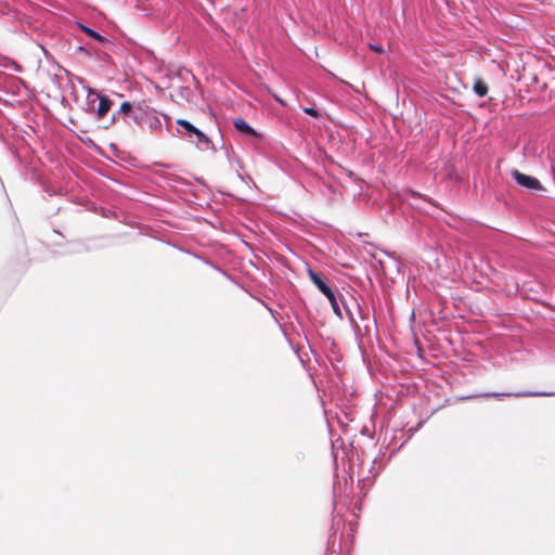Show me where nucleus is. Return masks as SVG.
Returning <instances> with one entry per match:
<instances>
[{
  "label": "nucleus",
  "instance_id": "nucleus-4",
  "mask_svg": "<svg viewBox=\"0 0 555 555\" xmlns=\"http://www.w3.org/2000/svg\"><path fill=\"white\" fill-rule=\"evenodd\" d=\"M176 124L178 126L177 135L179 138L194 144L199 151H211L216 153L217 149L211 139L191 121L179 118Z\"/></svg>",
  "mask_w": 555,
  "mask_h": 555
},
{
  "label": "nucleus",
  "instance_id": "nucleus-19",
  "mask_svg": "<svg viewBox=\"0 0 555 555\" xmlns=\"http://www.w3.org/2000/svg\"><path fill=\"white\" fill-rule=\"evenodd\" d=\"M370 50L376 52V53H383L384 49L380 44L377 43H370L369 44Z\"/></svg>",
  "mask_w": 555,
  "mask_h": 555
},
{
  "label": "nucleus",
  "instance_id": "nucleus-24",
  "mask_svg": "<svg viewBox=\"0 0 555 555\" xmlns=\"http://www.w3.org/2000/svg\"><path fill=\"white\" fill-rule=\"evenodd\" d=\"M205 262H206L207 264H210L212 268H215V269L219 270V268H218V267H216V266H214L209 260H206ZM220 271L224 273V271H223V270H221V269H220Z\"/></svg>",
  "mask_w": 555,
  "mask_h": 555
},
{
  "label": "nucleus",
  "instance_id": "nucleus-8",
  "mask_svg": "<svg viewBox=\"0 0 555 555\" xmlns=\"http://www.w3.org/2000/svg\"><path fill=\"white\" fill-rule=\"evenodd\" d=\"M511 175L517 184H519L520 186H522L527 190L537 191V192L544 190V186L542 185V183L533 176L522 173L517 169H514Z\"/></svg>",
  "mask_w": 555,
  "mask_h": 555
},
{
  "label": "nucleus",
  "instance_id": "nucleus-22",
  "mask_svg": "<svg viewBox=\"0 0 555 555\" xmlns=\"http://www.w3.org/2000/svg\"><path fill=\"white\" fill-rule=\"evenodd\" d=\"M344 170L346 171V173L349 178H353V176H354L353 171H351L350 169H346V168H344Z\"/></svg>",
  "mask_w": 555,
  "mask_h": 555
},
{
  "label": "nucleus",
  "instance_id": "nucleus-7",
  "mask_svg": "<svg viewBox=\"0 0 555 555\" xmlns=\"http://www.w3.org/2000/svg\"><path fill=\"white\" fill-rule=\"evenodd\" d=\"M504 397H515V398H526V397H555V391H531V390H522L515 392H499V391H489V392H479L472 393L462 397V400H473L479 398H496L502 399Z\"/></svg>",
  "mask_w": 555,
  "mask_h": 555
},
{
  "label": "nucleus",
  "instance_id": "nucleus-2",
  "mask_svg": "<svg viewBox=\"0 0 555 555\" xmlns=\"http://www.w3.org/2000/svg\"><path fill=\"white\" fill-rule=\"evenodd\" d=\"M119 114L126 125L147 129L151 133L162 130L160 116L169 119L168 115L159 113L146 100L124 101L119 106Z\"/></svg>",
  "mask_w": 555,
  "mask_h": 555
},
{
  "label": "nucleus",
  "instance_id": "nucleus-3",
  "mask_svg": "<svg viewBox=\"0 0 555 555\" xmlns=\"http://www.w3.org/2000/svg\"><path fill=\"white\" fill-rule=\"evenodd\" d=\"M195 85L196 78L192 70L181 66L171 77V96L176 98L178 103H193L195 99Z\"/></svg>",
  "mask_w": 555,
  "mask_h": 555
},
{
  "label": "nucleus",
  "instance_id": "nucleus-23",
  "mask_svg": "<svg viewBox=\"0 0 555 555\" xmlns=\"http://www.w3.org/2000/svg\"><path fill=\"white\" fill-rule=\"evenodd\" d=\"M222 149H224V150H225V154H227V156L229 157V156H230V150H231V149H230V147H227L224 144L222 145Z\"/></svg>",
  "mask_w": 555,
  "mask_h": 555
},
{
  "label": "nucleus",
  "instance_id": "nucleus-25",
  "mask_svg": "<svg viewBox=\"0 0 555 555\" xmlns=\"http://www.w3.org/2000/svg\"><path fill=\"white\" fill-rule=\"evenodd\" d=\"M378 264L382 269H384V266H383V261L382 260H378Z\"/></svg>",
  "mask_w": 555,
  "mask_h": 555
},
{
  "label": "nucleus",
  "instance_id": "nucleus-14",
  "mask_svg": "<svg viewBox=\"0 0 555 555\" xmlns=\"http://www.w3.org/2000/svg\"><path fill=\"white\" fill-rule=\"evenodd\" d=\"M324 296L328 299L331 307L333 309V312L341 320L343 311L340 309V306L338 304V299H337L335 293L332 291V295L330 294V295H324Z\"/></svg>",
  "mask_w": 555,
  "mask_h": 555
},
{
  "label": "nucleus",
  "instance_id": "nucleus-1",
  "mask_svg": "<svg viewBox=\"0 0 555 555\" xmlns=\"http://www.w3.org/2000/svg\"><path fill=\"white\" fill-rule=\"evenodd\" d=\"M334 465L333 505L339 513L341 508H350L353 499V480L359 482L375 478L382 470L380 457H371L369 453H332Z\"/></svg>",
  "mask_w": 555,
  "mask_h": 555
},
{
  "label": "nucleus",
  "instance_id": "nucleus-18",
  "mask_svg": "<svg viewBox=\"0 0 555 555\" xmlns=\"http://www.w3.org/2000/svg\"><path fill=\"white\" fill-rule=\"evenodd\" d=\"M411 194H412L413 196H417V197H420V198H423L424 201H426L427 203H429V204H430V205H433L434 207H437V208L439 207L438 203H436L434 199H431V198H427V197H425V196H422L421 194L416 193L415 191H411Z\"/></svg>",
  "mask_w": 555,
  "mask_h": 555
},
{
  "label": "nucleus",
  "instance_id": "nucleus-10",
  "mask_svg": "<svg viewBox=\"0 0 555 555\" xmlns=\"http://www.w3.org/2000/svg\"><path fill=\"white\" fill-rule=\"evenodd\" d=\"M233 126L237 132L244 135L254 137L260 139L262 134L251 127L244 118L236 117L233 119Z\"/></svg>",
  "mask_w": 555,
  "mask_h": 555
},
{
  "label": "nucleus",
  "instance_id": "nucleus-15",
  "mask_svg": "<svg viewBox=\"0 0 555 555\" xmlns=\"http://www.w3.org/2000/svg\"><path fill=\"white\" fill-rule=\"evenodd\" d=\"M120 118L119 109L114 112L111 116H106V119L101 125V128L108 129L113 124H115Z\"/></svg>",
  "mask_w": 555,
  "mask_h": 555
},
{
  "label": "nucleus",
  "instance_id": "nucleus-5",
  "mask_svg": "<svg viewBox=\"0 0 555 555\" xmlns=\"http://www.w3.org/2000/svg\"><path fill=\"white\" fill-rule=\"evenodd\" d=\"M113 104V100L107 95L102 94L95 89H88L85 111L93 116L100 128L112 109Z\"/></svg>",
  "mask_w": 555,
  "mask_h": 555
},
{
  "label": "nucleus",
  "instance_id": "nucleus-6",
  "mask_svg": "<svg viewBox=\"0 0 555 555\" xmlns=\"http://www.w3.org/2000/svg\"><path fill=\"white\" fill-rule=\"evenodd\" d=\"M345 309L357 338L370 334L372 327H377L375 318L371 319L369 309H364L360 304H357L358 317L361 321L360 323L357 321L349 308L345 307Z\"/></svg>",
  "mask_w": 555,
  "mask_h": 555
},
{
  "label": "nucleus",
  "instance_id": "nucleus-11",
  "mask_svg": "<svg viewBox=\"0 0 555 555\" xmlns=\"http://www.w3.org/2000/svg\"><path fill=\"white\" fill-rule=\"evenodd\" d=\"M77 26L88 37H90L91 39L95 40L101 46H105L107 43H111V41L105 36L101 35L99 31H96L95 29L91 28L90 26H88V25H86V24H83L81 22H77Z\"/></svg>",
  "mask_w": 555,
  "mask_h": 555
},
{
  "label": "nucleus",
  "instance_id": "nucleus-9",
  "mask_svg": "<svg viewBox=\"0 0 555 555\" xmlns=\"http://www.w3.org/2000/svg\"><path fill=\"white\" fill-rule=\"evenodd\" d=\"M307 273L313 285L322 293L323 295H332V287L327 284L324 278L313 270L309 264L307 266Z\"/></svg>",
  "mask_w": 555,
  "mask_h": 555
},
{
  "label": "nucleus",
  "instance_id": "nucleus-12",
  "mask_svg": "<svg viewBox=\"0 0 555 555\" xmlns=\"http://www.w3.org/2000/svg\"><path fill=\"white\" fill-rule=\"evenodd\" d=\"M473 91L477 96L483 98L487 95L489 88L481 78H476L473 85Z\"/></svg>",
  "mask_w": 555,
  "mask_h": 555
},
{
  "label": "nucleus",
  "instance_id": "nucleus-13",
  "mask_svg": "<svg viewBox=\"0 0 555 555\" xmlns=\"http://www.w3.org/2000/svg\"><path fill=\"white\" fill-rule=\"evenodd\" d=\"M88 246L81 241H74L69 243L68 248L63 254H80L88 251Z\"/></svg>",
  "mask_w": 555,
  "mask_h": 555
},
{
  "label": "nucleus",
  "instance_id": "nucleus-20",
  "mask_svg": "<svg viewBox=\"0 0 555 555\" xmlns=\"http://www.w3.org/2000/svg\"><path fill=\"white\" fill-rule=\"evenodd\" d=\"M7 67L13 69L14 72H22V65H20L15 61H11L10 65H8Z\"/></svg>",
  "mask_w": 555,
  "mask_h": 555
},
{
  "label": "nucleus",
  "instance_id": "nucleus-16",
  "mask_svg": "<svg viewBox=\"0 0 555 555\" xmlns=\"http://www.w3.org/2000/svg\"><path fill=\"white\" fill-rule=\"evenodd\" d=\"M304 113L313 117V118H320L321 117V113L319 112L318 108L313 107V106H309V107H304L302 108Z\"/></svg>",
  "mask_w": 555,
  "mask_h": 555
},
{
  "label": "nucleus",
  "instance_id": "nucleus-21",
  "mask_svg": "<svg viewBox=\"0 0 555 555\" xmlns=\"http://www.w3.org/2000/svg\"><path fill=\"white\" fill-rule=\"evenodd\" d=\"M356 509H357V512H360V511H361V504H360L359 502H356V503L353 504V506H352V513H353L354 515H357Z\"/></svg>",
  "mask_w": 555,
  "mask_h": 555
},
{
  "label": "nucleus",
  "instance_id": "nucleus-17",
  "mask_svg": "<svg viewBox=\"0 0 555 555\" xmlns=\"http://www.w3.org/2000/svg\"><path fill=\"white\" fill-rule=\"evenodd\" d=\"M76 52L77 53H81V54L86 55L87 57H91L92 56V52L86 46H78L76 48Z\"/></svg>",
  "mask_w": 555,
  "mask_h": 555
}]
</instances>
